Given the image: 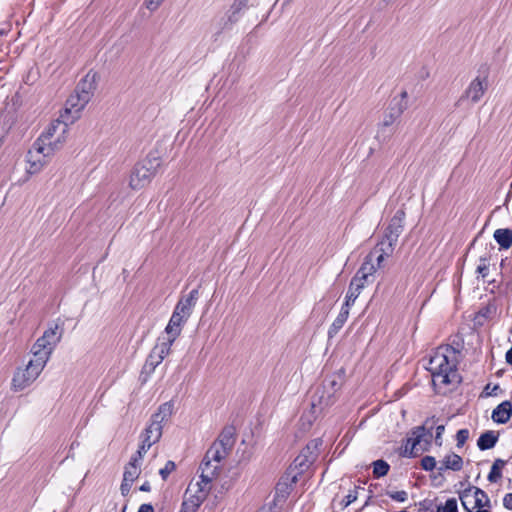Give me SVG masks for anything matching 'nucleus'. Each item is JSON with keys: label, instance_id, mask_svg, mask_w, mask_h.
Instances as JSON below:
<instances>
[{"label": "nucleus", "instance_id": "f257e3e1", "mask_svg": "<svg viewBox=\"0 0 512 512\" xmlns=\"http://www.w3.org/2000/svg\"><path fill=\"white\" fill-rule=\"evenodd\" d=\"M65 140L66 126L51 123L27 153V172L31 175L40 172L47 164L48 158L62 147Z\"/></svg>", "mask_w": 512, "mask_h": 512}, {"label": "nucleus", "instance_id": "f03ea898", "mask_svg": "<svg viewBox=\"0 0 512 512\" xmlns=\"http://www.w3.org/2000/svg\"><path fill=\"white\" fill-rule=\"evenodd\" d=\"M427 370L431 372L434 386H456L461 382L457 371L455 350L450 346L436 349L429 359Z\"/></svg>", "mask_w": 512, "mask_h": 512}, {"label": "nucleus", "instance_id": "7ed1b4c3", "mask_svg": "<svg viewBox=\"0 0 512 512\" xmlns=\"http://www.w3.org/2000/svg\"><path fill=\"white\" fill-rule=\"evenodd\" d=\"M318 441L313 440L304 447L300 454L294 459L290 470L281 478L276 486L277 491H284L290 484L296 483L298 475L305 472L317 458Z\"/></svg>", "mask_w": 512, "mask_h": 512}, {"label": "nucleus", "instance_id": "20e7f679", "mask_svg": "<svg viewBox=\"0 0 512 512\" xmlns=\"http://www.w3.org/2000/svg\"><path fill=\"white\" fill-rule=\"evenodd\" d=\"M174 404L169 401L159 406L158 410L151 416L150 423L142 434V440L152 445L157 443L163 433V426L173 415Z\"/></svg>", "mask_w": 512, "mask_h": 512}, {"label": "nucleus", "instance_id": "39448f33", "mask_svg": "<svg viewBox=\"0 0 512 512\" xmlns=\"http://www.w3.org/2000/svg\"><path fill=\"white\" fill-rule=\"evenodd\" d=\"M438 419L435 416L427 418L423 425L414 427L410 432V437L406 440L405 454L408 456H414V450H418L420 446L421 450H427L430 445L433 434L432 430L437 424Z\"/></svg>", "mask_w": 512, "mask_h": 512}, {"label": "nucleus", "instance_id": "423d86ee", "mask_svg": "<svg viewBox=\"0 0 512 512\" xmlns=\"http://www.w3.org/2000/svg\"><path fill=\"white\" fill-rule=\"evenodd\" d=\"M159 163L156 159L146 158L138 162L129 176V186L133 190H140L147 186L156 175Z\"/></svg>", "mask_w": 512, "mask_h": 512}, {"label": "nucleus", "instance_id": "0eeeda50", "mask_svg": "<svg viewBox=\"0 0 512 512\" xmlns=\"http://www.w3.org/2000/svg\"><path fill=\"white\" fill-rule=\"evenodd\" d=\"M209 450H207L201 464H200V481L193 485L198 490L209 494L211 491V483L215 480L221 472V462L224 458H208Z\"/></svg>", "mask_w": 512, "mask_h": 512}, {"label": "nucleus", "instance_id": "6e6552de", "mask_svg": "<svg viewBox=\"0 0 512 512\" xmlns=\"http://www.w3.org/2000/svg\"><path fill=\"white\" fill-rule=\"evenodd\" d=\"M44 367L29 361L24 367H18L12 377L10 389L22 392L30 387L40 376Z\"/></svg>", "mask_w": 512, "mask_h": 512}, {"label": "nucleus", "instance_id": "1a4fd4ad", "mask_svg": "<svg viewBox=\"0 0 512 512\" xmlns=\"http://www.w3.org/2000/svg\"><path fill=\"white\" fill-rule=\"evenodd\" d=\"M90 100L87 94H79L76 91L72 94L65 104L64 112L60 118L53 123H61L66 126V133L68 132L69 124H72L80 117V112L85 108Z\"/></svg>", "mask_w": 512, "mask_h": 512}, {"label": "nucleus", "instance_id": "9d476101", "mask_svg": "<svg viewBox=\"0 0 512 512\" xmlns=\"http://www.w3.org/2000/svg\"><path fill=\"white\" fill-rule=\"evenodd\" d=\"M396 99H393L388 112L383 116V120L380 122L376 134V139L380 142H386L390 140L394 133L393 124L397 119L400 118L402 113L407 109L405 103H395Z\"/></svg>", "mask_w": 512, "mask_h": 512}, {"label": "nucleus", "instance_id": "9b49d317", "mask_svg": "<svg viewBox=\"0 0 512 512\" xmlns=\"http://www.w3.org/2000/svg\"><path fill=\"white\" fill-rule=\"evenodd\" d=\"M488 87V77L486 75H478L469 83L462 95L456 101L455 106L461 107L466 102L472 105L479 103L487 92Z\"/></svg>", "mask_w": 512, "mask_h": 512}, {"label": "nucleus", "instance_id": "f8f14e48", "mask_svg": "<svg viewBox=\"0 0 512 512\" xmlns=\"http://www.w3.org/2000/svg\"><path fill=\"white\" fill-rule=\"evenodd\" d=\"M235 443V428L225 426L218 438L210 446L208 458H226L232 450Z\"/></svg>", "mask_w": 512, "mask_h": 512}, {"label": "nucleus", "instance_id": "ddd939ff", "mask_svg": "<svg viewBox=\"0 0 512 512\" xmlns=\"http://www.w3.org/2000/svg\"><path fill=\"white\" fill-rule=\"evenodd\" d=\"M207 496L208 494L193 487V484L191 483L185 492V497L179 512H197L198 508L205 501Z\"/></svg>", "mask_w": 512, "mask_h": 512}, {"label": "nucleus", "instance_id": "4468645a", "mask_svg": "<svg viewBox=\"0 0 512 512\" xmlns=\"http://www.w3.org/2000/svg\"><path fill=\"white\" fill-rule=\"evenodd\" d=\"M341 384L335 378L326 379L322 386V391H317L314 398L317 396L318 405L329 406L333 403V395L340 388Z\"/></svg>", "mask_w": 512, "mask_h": 512}, {"label": "nucleus", "instance_id": "2eb2a0df", "mask_svg": "<svg viewBox=\"0 0 512 512\" xmlns=\"http://www.w3.org/2000/svg\"><path fill=\"white\" fill-rule=\"evenodd\" d=\"M199 298V290L193 289L189 292L188 295L180 298L178 303L175 306V311H178L181 315L187 316L188 318L191 316L193 309Z\"/></svg>", "mask_w": 512, "mask_h": 512}, {"label": "nucleus", "instance_id": "dca6fc26", "mask_svg": "<svg viewBox=\"0 0 512 512\" xmlns=\"http://www.w3.org/2000/svg\"><path fill=\"white\" fill-rule=\"evenodd\" d=\"M405 212L398 210L391 218L388 227L385 230L384 235L391 238L392 241H398L399 236L403 232Z\"/></svg>", "mask_w": 512, "mask_h": 512}, {"label": "nucleus", "instance_id": "f3484780", "mask_svg": "<svg viewBox=\"0 0 512 512\" xmlns=\"http://www.w3.org/2000/svg\"><path fill=\"white\" fill-rule=\"evenodd\" d=\"M187 320V316H183L178 311L174 310L165 328V333L167 336L173 339H177V337L181 334L182 327Z\"/></svg>", "mask_w": 512, "mask_h": 512}, {"label": "nucleus", "instance_id": "a211bd4d", "mask_svg": "<svg viewBox=\"0 0 512 512\" xmlns=\"http://www.w3.org/2000/svg\"><path fill=\"white\" fill-rule=\"evenodd\" d=\"M512 415V404L510 401L500 403L492 412V419L499 424L507 423Z\"/></svg>", "mask_w": 512, "mask_h": 512}, {"label": "nucleus", "instance_id": "6ab92c4d", "mask_svg": "<svg viewBox=\"0 0 512 512\" xmlns=\"http://www.w3.org/2000/svg\"><path fill=\"white\" fill-rule=\"evenodd\" d=\"M95 88H96V73L89 72L78 83L75 91L79 94H87L88 100H90Z\"/></svg>", "mask_w": 512, "mask_h": 512}, {"label": "nucleus", "instance_id": "aec40b11", "mask_svg": "<svg viewBox=\"0 0 512 512\" xmlns=\"http://www.w3.org/2000/svg\"><path fill=\"white\" fill-rule=\"evenodd\" d=\"M45 344H40L35 342L31 348V353L33 358L29 361L36 363L45 368L47 362L49 361L51 354L46 350Z\"/></svg>", "mask_w": 512, "mask_h": 512}, {"label": "nucleus", "instance_id": "412c9836", "mask_svg": "<svg viewBox=\"0 0 512 512\" xmlns=\"http://www.w3.org/2000/svg\"><path fill=\"white\" fill-rule=\"evenodd\" d=\"M463 466V459L461 456L455 453H450L444 457L441 461V465L438 467L439 473L445 470L460 471Z\"/></svg>", "mask_w": 512, "mask_h": 512}, {"label": "nucleus", "instance_id": "4be33fe9", "mask_svg": "<svg viewBox=\"0 0 512 512\" xmlns=\"http://www.w3.org/2000/svg\"><path fill=\"white\" fill-rule=\"evenodd\" d=\"M493 237L500 249L507 250L512 246V230L509 228L496 229Z\"/></svg>", "mask_w": 512, "mask_h": 512}, {"label": "nucleus", "instance_id": "5701e85b", "mask_svg": "<svg viewBox=\"0 0 512 512\" xmlns=\"http://www.w3.org/2000/svg\"><path fill=\"white\" fill-rule=\"evenodd\" d=\"M398 241H392L391 238H388V236L384 235L383 238L376 244V246L370 251V253L375 255L376 253H383L387 257L392 256L395 246Z\"/></svg>", "mask_w": 512, "mask_h": 512}, {"label": "nucleus", "instance_id": "b1692460", "mask_svg": "<svg viewBox=\"0 0 512 512\" xmlns=\"http://www.w3.org/2000/svg\"><path fill=\"white\" fill-rule=\"evenodd\" d=\"M62 336L63 329L60 327L58 323H55L53 326L46 329L43 333V337L48 341V345L52 346L54 349L62 339Z\"/></svg>", "mask_w": 512, "mask_h": 512}, {"label": "nucleus", "instance_id": "393cba45", "mask_svg": "<svg viewBox=\"0 0 512 512\" xmlns=\"http://www.w3.org/2000/svg\"><path fill=\"white\" fill-rule=\"evenodd\" d=\"M498 441V435L494 431H486L480 435L477 441V446L480 450H488L495 446Z\"/></svg>", "mask_w": 512, "mask_h": 512}, {"label": "nucleus", "instance_id": "a878e982", "mask_svg": "<svg viewBox=\"0 0 512 512\" xmlns=\"http://www.w3.org/2000/svg\"><path fill=\"white\" fill-rule=\"evenodd\" d=\"M348 316H349V309H347L346 307H342L340 310V313L338 314V316L336 317V319L333 321V323L331 324V326L329 328V331H328L329 338L334 337L340 331V329L343 327V325L347 321Z\"/></svg>", "mask_w": 512, "mask_h": 512}, {"label": "nucleus", "instance_id": "bb28decb", "mask_svg": "<svg viewBox=\"0 0 512 512\" xmlns=\"http://www.w3.org/2000/svg\"><path fill=\"white\" fill-rule=\"evenodd\" d=\"M472 494H473V498H474V502H473L474 507H477V509H482L485 507L490 508L491 501L485 491H483L482 489H480L478 487H473Z\"/></svg>", "mask_w": 512, "mask_h": 512}, {"label": "nucleus", "instance_id": "cd10ccee", "mask_svg": "<svg viewBox=\"0 0 512 512\" xmlns=\"http://www.w3.org/2000/svg\"><path fill=\"white\" fill-rule=\"evenodd\" d=\"M175 340L176 339H173L168 336L166 339H164L162 341L159 338L158 343L154 346V348H153L154 352H156L158 354V356L161 358L162 361L165 359L166 356L169 355V353L171 351V347H172L173 343L175 342Z\"/></svg>", "mask_w": 512, "mask_h": 512}, {"label": "nucleus", "instance_id": "c85d7f7f", "mask_svg": "<svg viewBox=\"0 0 512 512\" xmlns=\"http://www.w3.org/2000/svg\"><path fill=\"white\" fill-rule=\"evenodd\" d=\"M506 461L503 459H496L491 467V470L487 476L490 483H497L502 477V468L506 465Z\"/></svg>", "mask_w": 512, "mask_h": 512}, {"label": "nucleus", "instance_id": "c756f323", "mask_svg": "<svg viewBox=\"0 0 512 512\" xmlns=\"http://www.w3.org/2000/svg\"><path fill=\"white\" fill-rule=\"evenodd\" d=\"M472 491H473V487L470 486V487L464 489L459 494L461 504L467 512H472L474 509L477 508V507L473 506L474 498H473Z\"/></svg>", "mask_w": 512, "mask_h": 512}, {"label": "nucleus", "instance_id": "7c9ffc66", "mask_svg": "<svg viewBox=\"0 0 512 512\" xmlns=\"http://www.w3.org/2000/svg\"><path fill=\"white\" fill-rule=\"evenodd\" d=\"M362 291V288L357 287L356 285H352V282H350L348 291L345 297V302L342 307H346L347 309H350L352 305H354L356 299L360 295Z\"/></svg>", "mask_w": 512, "mask_h": 512}, {"label": "nucleus", "instance_id": "2f4dec72", "mask_svg": "<svg viewBox=\"0 0 512 512\" xmlns=\"http://www.w3.org/2000/svg\"><path fill=\"white\" fill-rule=\"evenodd\" d=\"M360 273H364L366 275H369L371 277L374 276L375 272L377 271L375 263H373V256L371 253H369L363 263L361 264L360 268L358 269Z\"/></svg>", "mask_w": 512, "mask_h": 512}, {"label": "nucleus", "instance_id": "473e14b6", "mask_svg": "<svg viewBox=\"0 0 512 512\" xmlns=\"http://www.w3.org/2000/svg\"><path fill=\"white\" fill-rule=\"evenodd\" d=\"M372 465H373V475L375 478H380V477L387 475V473L389 472V469H390L389 464L382 459L374 461Z\"/></svg>", "mask_w": 512, "mask_h": 512}, {"label": "nucleus", "instance_id": "72a5a7b5", "mask_svg": "<svg viewBox=\"0 0 512 512\" xmlns=\"http://www.w3.org/2000/svg\"><path fill=\"white\" fill-rule=\"evenodd\" d=\"M141 470L140 467L134 465L133 463H128L125 466V470L123 473V479L125 481L134 482L140 475Z\"/></svg>", "mask_w": 512, "mask_h": 512}, {"label": "nucleus", "instance_id": "f704fd0d", "mask_svg": "<svg viewBox=\"0 0 512 512\" xmlns=\"http://www.w3.org/2000/svg\"><path fill=\"white\" fill-rule=\"evenodd\" d=\"M490 257L485 254L480 256L479 264L477 265L476 272L481 275L482 278H486L489 273Z\"/></svg>", "mask_w": 512, "mask_h": 512}, {"label": "nucleus", "instance_id": "c9c22d12", "mask_svg": "<svg viewBox=\"0 0 512 512\" xmlns=\"http://www.w3.org/2000/svg\"><path fill=\"white\" fill-rule=\"evenodd\" d=\"M458 504L455 498H449L445 504L437 506V512H457Z\"/></svg>", "mask_w": 512, "mask_h": 512}, {"label": "nucleus", "instance_id": "e433bc0d", "mask_svg": "<svg viewBox=\"0 0 512 512\" xmlns=\"http://www.w3.org/2000/svg\"><path fill=\"white\" fill-rule=\"evenodd\" d=\"M370 278H372L369 275H366L364 273H360L358 270L355 274V276L351 279L352 285H356L357 287L364 288L368 282H370Z\"/></svg>", "mask_w": 512, "mask_h": 512}, {"label": "nucleus", "instance_id": "4c0bfd02", "mask_svg": "<svg viewBox=\"0 0 512 512\" xmlns=\"http://www.w3.org/2000/svg\"><path fill=\"white\" fill-rule=\"evenodd\" d=\"M176 469V464L174 461L169 460L166 462L165 466L159 470V474L161 478L165 481L168 476Z\"/></svg>", "mask_w": 512, "mask_h": 512}, {"label": "nucleus", "instance_id": "58836bf2", "mask_svg": "<svg viewBox=\"0 0 512 512\" xmlns=\"http://www.w3.org/2000/svg\"><path fill=\"white\" fill-rule=\"evenodd\" d=\"M421 467L425 471H432L436 468V460L433 456H424L421 459Z\"/></svg>", "mask_w": 512, "mask_h": 512}, {"label": "nucleus", "instance_id": "ea45409f", "mask_svg": "<svg viewBox=\"0 0 512 512\" xmlns=\"http://www.w3.org/2000/svg\"><path fill=\"white\" fill-rule=\"evenodd\" d=\"M357 499V489L350 490L349 493L341 500L340 505L341 508L344 509L348 507L351 503H353Z\"/></svg>", "mask_w": 512, "mask_h": 512}, {"label": "nucleus", "instance_id": "a19ab883", "mask_svg": "<svg viewBox=\"0 0 512 512\" xmlns=\"http://www.w3.org/2000/svg\"><path fill=\"white\" fill-rule=\"evenodd\" d=\"M391 499L397 501V502H405L408 499V493L404 490L401 491H388L386 493Z\"/></svg>", "mask_w": 512, "mask_h": 512}, {"label": "nucleus", "instance_id": "79ce46f5", "mask_svg": "<svg viewBox=\"0 0 512 512\" xmlns=\"http://www.w3.org/2000/svg\"><path fill=\"white\" fill-rule=\"evenodd\" d=\"M469 438L468 429H460L456 434L457 447H462Z\"/></svg>", "mask_w": 512, "mask_h": 512}, {"label": "nucleus", "instance_id": "37998d69", "mask_svg": "<svg viewBox=\"0 0 512 512\" xmlns=\"http://www.w3.org/2000/svg\"><path fill=\"white\" fill-rule=\"evenodd\" d=\"M148 362L152 363L154 366H158L159 364L162 363V360L161 358L158 356V354L156 352H154V350L152 349V351L150 352V354L148 355L147 359H146Z\"/></svg>", "mask_w": 512, "mask_h": 512}, {"label": "nucleus", "instance_id": "c03bdc74", "mask_svg": "<svg viewBox=\"0 0 512 512\" xmlns=\"http://www.w3.org/2000/svg\"><path fill=\"white\" fill-rule=\"evenodd\" d=\"M499 389V385H494L491 387L490 384H487L483 390V395L485 397L494 396L497 394V390Z\"/></svg>", "mask_w": 512, "mask_h": 512}, {"label": "nucleus", "instance_id": "a18cd8bd", "mask_svg": "<svg viewBox=\"0 0 512 512\" xmlns=\"http://www.w3.org/2000/svg\"><path fill=\"white\" fill-rule=\"evenodd\" d=\"M386 258L388 257L381 252L373 255V263H375L377 269L382 267V264Z\"/></svg>", "mask_w": 512, "mask_h": 512}, {"label": "nucleus", "instance_id": "49530a36", "mask_svg": "<svg viewBox=\"0 0 512 512\" xmlns=\"http://www.w3.org/2000/svg\"><path fill=\"white\" fill-rule=\"evenodd\" d=\"M436 427V435H435V441L437 444L441 445L442 444V434L444 433L445 431V426L443 424H440V425H435Z\"/></svg>", "mask_w": 512, "mask_h": 512}, {"label": "nucleus", "instance_id": "de8ad7c7", "mask_svg": "<svg viewBox=\"0 0 512 512\" xmlns=\"http://www.w3.org/2000/svg\"><path fill=\"white\" fill-rule=\"evenodd\" d=\"M132 484L133 482L125 481L124 479L122 480L120 490L123 496H127L129 494Z\"/></svg>", "mask_w": 512, "mask_h": 512}, {"label": "nucleus", "instance_id": "09e8293b", "mask_svg": "<svg viewBox=\"0 0 512 512\" xmlns=\"http://www.w3.org/2000/svg\"><path fill=\"white\" fill-rule=\"evenodd\" d=\"M163 0H146V7L150 11H155L162 3Z\"/></svg>", "mask_w": 512, "mask_h": 512}, {"label": "nucleus", "instance_id": "8fccbe9b", "mask_svg": "<svg viewBox=\"0 0 512 512\" xmlns=\"http://www.w3.org/2000/svg\"><path fill=\"white\" fill-rule=\"evenodd\" d=\"M157 366H154L152 363L148 362L147 360L145 361V364L143 366V369H142V374H147V375H150L154 372L155 368Z\"/></svg>", "mask_w": 512, "mask_h": 512}, {"label": "nucleus", "instance_id": "3c124183", "mask_svg": "<svg viewBox=\"0 0 512 512\" xmlns=\"http://www.w3.org/2000/svg\"><path fill=\"white\" fill-rule=\"evenodd\" d=\"M151 446H152V444L142 440L141 445L139 446V449L137 450V452L139 454H141L142 456H144L147 453V451L151 448Z\"/></svg>", "mask_w": 512, "mask_h": 512}, {"label": "nucleus", "instance_id": "603ef678", "mask_svg": "<svg viewBox=\"0 0 512 512\" xmlns=\"http://www.w3.org/2000/svg\"><path fill=\"white\" fill-rule=\"evenodd\" d=\"M144 456H142L141 454H139L138 452H136L130 459L129 463H133L134 465L140 467L141 466V462H142V459H143Z\"/></svg>", "mask_w": 512, "mask_h": 512}, {"label": "nucleus", "instance_id": "864d4df0", "mask_svg": "<svg viewBox=\"0 0 512 512\" xmlns=\"http://www.w3.org/2000/svg\"><path fill=\"white\" fill-rule=\"evenodd\" d=\"M503 506L506 509L512 510V493H508L503 498Z\"/></svg>", "mask_w": 512, "mask_h": 512}, {"label": "nucleus", "instance_id": "5fc2aeb1", "mask_svg": "<svg viewBox=\"0 0 512 512\" xmlns=\"http://www.w3.org/2000/svg\"><path fill=\"white\" fill-rule=\"evenodd\" d=\"M248 3V0H235L233 4V8L235 12H239L243 7H245Z\"/></svg>", "mask_w": 512, "mask_h": 512}, {"label": "nucleus", "instance_id": "6e6d98bb", "mask_svg": "<svg viewBox=\"0 0 512 512\" xmlns=\"http://www.w3.org/2000/svg\"><path fill=\"white\" fill-rule=\"evenodd\" d=\"M36 342L40 344H45V348L47 351H49L50 354H52V352L54 351V348L48 345V341L44 339L43 335L40 338H38Z\"/></svg>", "mask_w": 512, "mask_h": 512}, {"label": "nucleus", "instance_id": "4d7b16f0", "mask_svg": "<svg viewBox=\"0 0 512 512\" xmlns=\"http://www.w3.org/2000/svg\"><path fill=\"white\" fill-rule=\"evenodd\" d=\"M137 512H154V508L151 504H142Z\"/></svg>", "mask_w": 512, "mask_h": 512}, {"label": "nucleus", "instance_id": "13d9d810", "mask_svg": "<svg viewBox=\"0 0 512 512\" xmlns=\"http://www.w3.org/2000/svg\"><path fill=\"white\" fill-rule=\"evenodd\" d=\"M139 490L140 491H143V492H149L151 490V486H150V483L148 481L144 482L140 487H139Z\"/></svg>", "mask_w": 512, "mask_h": 512}, {"label": "nucleus", "instance_id": "bf43d9fd", "mask_svg": "<svg viewBox=\"0 0 512 512\" xmlns=\"http://www.w3.org/2000/svg\"><path fill=\"white\" fill-rule=\"evenodd\" d=\"M400 97H401V99L399 101H397L396 103H405L407 105V102H406V99L408 97L407 91H402L400 93Z\"/></svg>", "mask_w": 512, "mask_h": 512}, {"label": "nucleus", "instance_id": "052dcab7", "mask_svg": "<svg viewBox=\"0 0 512 512\" xmlns=\"http://www.w3.org/2000/svg\"><path fill=\"white\" fill-rule=\"evenodd\" d=\"M312 406H316V400L315 399L312 402Z\"/></svg>", "mask_w": 512, "mask_h": 512}, {"label": "nucleus", "instance_id": "680f3d73", "mask_svg": "<svg viewBox=\"0 0 512 512\" xmlns=\"http://www.w3.org/2000/svg\"><path fill=\"white\" fill-rule=\"evenodd\" d=\"M384 1H385V2H387V3H390V2H392L393 0H384Z\"/></svg>", "mask_w": 512, "mask_h": 512}, {"label": "nucleus", "instance_id": "e2e57ef3", "mask_svg": "<svg viewBox=\"0 0 512 512\" xmlns=\"http://www.w3.org/2000/svg\"><path fill=\"white\" fill-rule=\"evenodd\" d=\"M125 510H126V507L123 508L122 512H125Z\"/></svg>", "mask_w": 512, "mask_h": 512}]
</instances>
